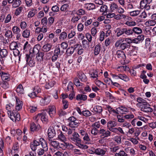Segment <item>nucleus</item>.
Instances as JSON below:
<instances>
[{"instance_id":"nucleus-52","label":"nucleus","mask_w":156,"mask_h":156,"mask_svg":"<svg viewBox=\"0 0 156 156\" xmlns=\"http://www.w3.org/2000/svg\"><path fill=\"white\" fill-rule=\"evenodd\" d=\"M110 8L111 11L113 12L118 9V6L115 2H113L111 4Z\"/></svg>"},{"instance_id":"nucleus-12","label":"nucleus","mask_w":156,"mask_h":156,"mask_svg":"<svg viewBox=\"0 0 156 156\" xmlns=\"http://www.w3.org/2000/svg\"><path fill=\"white\" fill-rule=\"evenodd\" d=\"M77 73L79 78L81 82H85L87 81V78L83 72L82 71H79L77 72Z\"/></svg>"},{"instance_id":"nucleus-60","label":"nucleus","mask_w":156,"mask_h":156,"mask_svg":"<svg viewBox=\"0 0 156 156\" xmlns=\"http://www.w3.org/2000/svg\"><path fill=\"white\" fill-rule=\"evenodd\" d=\"M115 156H128L127 154L124 151L121 150L119 153L115 154Z\"/></svg>"},{"instance_id":"nucleus-11","label":"nucleus","mask_w":156,"mask_h":156,"mask_svg":"<svg viewBox=\"0 0 156 156\" xmlns=\"http://www.w3.org/2000/svg\"><path fill=\"white\" fill-rule=\"evenodd\" d=\"M51 101V99L50 97L49 96L45 97L41 100L40 104L41 106H45L48 104Z\"/></svg>"},{"instance_id":"nucleus-36","label":"nucleus","mask_w":156,"mask_h":156,"mask_svg":"<svg viewBox=\"0 0 156 156\" xmlns=\"http://www.w3.org/2000/svg\"><path fill=\"white\" fill-rule=\"evenodd\" d=\"M0 85L4 90H6L9 87V85L6 81H2L0 82Z\"/></svg>"},{"instance_id":"nucleus-27","label":"nucleus","mask_w":156,"mask_h":156,"mask_svg":"<svg viewBox=\"0 0 156 156\" xmlns=\"http://www.w3.org/2000/svg\"><path fill=\"white\" fill-rule=\"evenodd\" d=\"M59 7L56 5L53 6L51 8V10L52 12H49V14L50 16H53L55 15L54 12H58L59 11Z\"/></svg>"},{"instance_id":"nucleus-48","label":"nucleus","mask_w":156,"mask_h":156,"mask_svg":"<svg viewBox=\"0 0 156 156\" xmlns=\"http://www.w3.org/2000/svg\"><path fill=\"white\" fill-rule=\"evenodd\" d=\"M79 124V122H78L77 121H75L71 123H69L68 125L70 127L75 128L78 126Z\"/></svg>"},{"instance_id":"nucleus-6","label":"nucleus","mask_w":156,"mask_h":156,"mask_svg":"<svg viewBox=\"0 0 156 156\" xmlns=\"http://www.w3.org/2000/svg\"><path fill=\"white\" fill-rule=\"evenodd\" d=\"M8 54V52L5 49H1L0 48V62L1 64L3 65L4 64V58L6 57Z\"/></svg>"},{"instance_id":"nucleus-32","label":"nucleus","mask_w":156,"mask_h":156,"mask_svg":"<svg viewBox=\"0 0 156 156\" xmlns=\"http://www.w3.org/2000/svg\"><path fill=\"white\" fill-rule=\"evenodd\" d=\"M137 101L138 103L136 104V105L138 107L141 106V105L144 103H146V101L145 100L140 98H137Z\"/></svg>"},{"instance_id":"nucleus-14","label":"nucleus","mask_w":156,"mask_h":156,"mask_svg":"<svg viewBox=\"0 0 156 156\" xmlns=\"http://www.w3.org/2000/svg\"><path fill=\"white\" fill-rule=\"evenodd\" d=\"M56 135L55 129L52 127H50L48 131V135L50 139L53 138Z\"/></svg>"},{"instance_id":"nucleus-4","label":"nucleus","mask_w":156,"mask_h":156,"mask_svg":"<svg viewBox=\"0 0 156 156\" xmlns=\"http://www.w3.org/2000/svg\"><path fill=\"white\" fill-rule=\"evenodd\" d=\"M47 112L48 113L49 115L51 118H53L56 115V108L54 105H50L48 106Z\"/></svg>"},{"instance_id":"nucleus-37","label":"nucleus","mask_w":156,"mask_h":156,"mask_svg":"<svg viewBox=\"0 0 156 156\" xmlns=\"http://www.w3.org/2000/svg\"><path fill=\"white\" fill-rule=\"evenodd\" d=\"M125 28H118L116 29V31L117 32L116 36L119 37L125 34Z\"/></svg>"},{"instance_id":"nucleus-57","label":"nucleus","mask_w":156,"mask_h":156,"mask_svg":"<svg viewBox=\"0 0 156 156\" xmlns=\"http://www.w3.org/2000/svg\"><path fill=\"white\" fill-rule=\"evenodd\" d=\"M73 84L72 82H70L69 83L67 89H66V91L68 92L69 91H73Z\"/></svg>"},{"instance_id":"nucleus-56","label":"nucleus","mask_w":156,"mask_h":156,"mask_svg":"<svg viewBox=\"0 0 156 156\" xmlns=\"http://www.w3.org/2000/svg\"><path fill=\"white\" fill-rule=\"evenodd\" d=\"M145 23L146 25L148 26H153L156 23V22L152 20H149L146 22Z\"/></svg>"},{"instance_id":"nucleus-61","label":"nucleus","mask_w":156,"mask_h":156,"mask_svg":"<svg viewBox=\"0 0 156 156\" xmlns=\"http://www.w3.org/2000/svg\"><path fill=\"white\" fill-rule=\"evenodd\" d=\"M91 133L94 136H96L99 133V130L96 128H94L91 130Z\"/></svg>"},{"instance_id":"nucleus-26","label":"nucleus","mask_w":156,"mask_h":156,"mask_svg":"<svg viewBox=\"0 0 156 156\" xmlns=\"http://www.w3.org/2000/svg\"><path fill=\"white\" fill-rule=\"evenodd\" d=\"M40 119L43 123H46L48 120V117L46 113L44 112L41 113Z\"/></svg>"},{"instance_id":"nucleus-41","label":"nucleus","mask_w":156,"mask_h":156,"mask_svg":"<svg viewBox=\"0 0 156 156\" xmlns=\"http://www.w3.org/2000/svg\"><path fill=\"white\" fill-rule=\"evenodd\" d=\"M67 37V33L65 31H63L60 34L59 37V39L60 41H63L66 39Z\"/></svg>"},{"instance_id":"nucleus-33","label":"nucleus","mask_w":156,"mask_h":156,"mask_svg":"<svg viewBox=\"0 0 156 156\" xmlns=\"http://www.w3.org/2000/svg\"><path fill=\"white\" fill-rule=\"evenodd\" d=\"M73 83L77 87H82L83 85V84L80 82L79 79L77 77L74 78L73 80Z\"/></svg>"},{"instance_id":"nucleus-43","label":"nucleus","mask_w":156,"mask_h":156,"mask_svg":"<svg viewBox=\"0 0 156 156\" xmlns=\"http://www.w3.org/2000/svg\"><path fill=\"white\" fill-rule=\"evenodd\" d=\"M8 74L6 73L2 72L0 75V76H1V78L3 81H8V79L9 78V77L8 76Z\"/></svg>"},{"instance_id":"nucleus-7","label":"nucleus","mask_w":156,"mask_h":156,"mask_svg":"<svg viewBox=\"0 0 156 156\" xmlns=\"http://www.w3.org/2000/svg\"><path fill=\"white\" fill-rule=\"evenodd\" d=\"M27 63L30 67H33L35 64V60L34 58H32L28 54L26 55Z\"/></svg>"},{"instance_id":"nucleus-63","label":"nucleus","mask_w":156,"mask_h":156,"mask_svg":"<svg viewBox=\"0 0 156 156\" xmlns=\"http://www.w3.org/2000/svg\"><path fill=\"white\" fill-rule=\"evenodd\" d=\"M140 11L138 10L133 11L129 12L130 15L132 16H135L139 14Z\"/></svg>"},{"instance_id":"nucleus-39","label":"nucleus","mask_w":156,"mask_h":156,"mask_svg":"<svg viewBox=\"0 0 156 156\" xmlns=\"http://www.w3.org/2000/svg\"><path fill=\"white\" fill-rule=\"evenodd\" d=\"M133 34L134 33L139 34H141L142 33V30L141 28L137 27H134L133 28Z\"/></svg>"},{"instance_id":"nucleus-22","label":"nucleus","mask_w":156,"mask_h":156,"mask_svg":"<svg viewBox=\"0 0 156 156\" xmlns=\"http://www.w3.org/2000/svg\"><path fill=\"white\" fill-rule=\"evenodd\" d=\"M115 55H116L118 58H122L124 61H125L126 58V56L124 52L121 50H118Z\"/></svg>"},{"instance_id":"nucleus-50","label":"nucleus","mask_w":156,"mask_h":156,"mask_svg":"<svg viewBox=\"0 0 156 156\" xmlns=\"http://www.w3.org/2000/svg\"><path fill=\"white\" fill-rule=\"evenodd\" d=\"M21 2L20 0H14L12 4V6L13 8H16L18 7L20 4Z\"/></svg>"},{"instance_id":"nucleus-19","label":"nucleus","mask_w":156,"mask_h":156,"mask_svg":"<svg viewBox=\"0 0 156 156\" xmlns=\"http://www.w3.org/2000/svg\"><path fill=\"white\" fill-rule=\"evenodd\" d=\"M39 145V142L35 140L31 143L30 146L33 151H35L37 148V147Z\"/></svg>"},{"instance_id":"nucleus-49","label":"nucleus","mask_w":156,"mask_h":156,"mask_svg":"<svg viewBox=\"0 0 156 156\" xmlns=\"http://www.w3.org/2000/svg\"><path fill=\"white\" fill-rule=\"evenodd\" d=\"M119 79L125 82H127L129 80V78L125 74H119Z\"/></svg>"},{"instance_id":"nucleus-10","label":"nucleus","mask_w":156,"mask_h":156,"mask_svg":"<svg viewBox=\"0 0 156 156\" xmlns=\"http://www.w3.org/2000/svg\"><path fill=\"white\" fill-rule=\"evenodd\" d=\"M99 134L101 135V136L105 138L110 136L111 135V132L109 130L101 129L99 130Z\"/></svg>"},{"instance_id":"nucleus-15","label":"nucleus","mask_w":156,"mask_h":156,"mask_svg":"<svg viewBox=\"0 0 156 156\" xmlns=\"http://www.w3.org/2000/svg\"><path fill=\"white\" fill-rule=\"evenodd\" d=\"M40 128V126L39 124H36L34 122H32L30 124V129L31 131H38Z\"/></svg>"},{"instance_id":"nucleus-25","label":"nucleus","mask_w":156,"mask_h":156,"mask_svg":"<svg viewBox=\"0 0 156 156\" xmlns=\"http://www.w3.org/2000/svg\"><path fill=\"white\" fill-rule=\"evenodd\" d=\"M144 39V36L143 35H138L137 38L133 40V42L135 43L138 44L142 41Z\"/></svg>"},{"instance_id":"nucleus-34","label":"nucleus","mask_w":156,"mask_h":156,"mask_svg":"<svg viewBox=\"0 0 156 156\" xmlns=\"http://www.w3.org/2000/svg\"><path fill=\"white\" fill-rule=\"evenodd\" d=\"M16 91L17 93L19 94H24V89L21 84H19L17 86Z\"/></svg>"},{"instance_id":"nucleus-16","label":"nucleus","mask_w":156,"mask_h":156,"mask_svg":"<svg viewBox=\"0 0 156 156\" xmlns=\"http://www.w3.org/2000/svg\"><path fill=\"white\" fill-rule=\"evenodd\" d=\"M106 149L105 148H98L96 149L94 151V153L98 155H104L106 151Z\"/></svg>"},{"instance_id":"nucleus-53","label":"nucleus","mask_w":156,"mask_h":156,"mask_svg":"<svg viewBox=\"0 0 156 156\" xmlns=\"http://www.w3.org/2000/svg\"><path fill=\"white\" fill-rule=\"evenodd\" d=\"M108 11L107 6L105 5H102L100 7V11L101 12H103L104 13H106Z\"/></svg>"},{"instance_id":"nucleus-46","label":"nucleus","mask_w":156,"mask_h":156,"mask_svg":"<svg viewBox=\"0 0 156 156\" xmlns=\"http://www.w3.org/2000/svg\"><path fill=\"white\" fill-rule=\"evenodd\" d=\"M98 71L96 70H93L92 73L90 74L91 77L94 79H96V80H98Z\"/></svg>"},{"instance_id":"nucleus-9","label":"nucleus","mask_w":156,"mask_h":156,"mask_svg":"<svg viewBox=\"0 0 156 156\" xmlns=\"http://www.w3.org/2000/svg\"><path fill=\"white\" fill-rule=\"evenodd\" d=\"M79 137L78 133L75 132L73 133L72 136H69V138L71 140L77 143H80L81 141V140Z\"/></svg>"},{"instance_id":"nucleus-54","label":"nucleus","mask_w":156,"mask_h":156,"mask_svg":"<svg viewBox=\"0 0 156 156\" xmlns=\"http://www.w3.org/2000/svg\"><path fill=\"white\" fill-rule=\"evenodd\" d=\"M107 127L108 128L109 126L110 127H114L115 126L117 125V124L116 122L113 121H109L107 123Z\"/></svg>"},{"instance_id":"nucleus-51","label":"nucleus","mask_w":156,"mask_h":156,"mask_svg":"<svg viewBox=\"0 0 156 156\" xmlns=\"http://www.w3.org/2000/svg\"><path fill=\"white\" fill-rule=\"evenodd\" d=\"M125 34L129 36L133 34V29L125 28Z\"/></svg>"},{"instance_id":"nucleus-23","label":"nucleus","mask_w":156,"mask_h":156,"mask_svg":"<svg viewBox=\"0 0 156 156\" xmlns=\"http://www.w3.org/2000/svg\"><path fill=\"white\" fill-rule=\"evenodd\" d=\"M99 6L95 5L93 3H86L84 4V7L88 10H90L94 9L96 7H98Z\"/></svg>"},{"instance_id":"nucleus-47","label":"nucleus","mask_w":156,"mask_h":156,"mask_svg":"<svg viewBox=\"0 0 156 156\" xmlns=\"http://www.w3.org/2000/svg\"><path fill=\"white\" fill-rule=\"evenodd\" d=\"M48 151V150L44 148H40L37 150V154L39 156H41L44 154V152Z\"/></svg>"},{"instance_id":"nucleus-1","label":"nucleus","mask_w":156,"mask_h":156,"mask_svg":"<svg viewBox=\"0 0 156 156\" xmlns=\"http://www.w3.org/2000/svg\"><path fill=\"white\" fill-rule=\"evenodd\" d=\"M124 39L120 38L115 43V47H119V48L122 50H124L126 49H129L130 47V44H127L126 43H123Z\"/></svg>"},{"instance_id":"nucleus-24","label":"nucleus","mask_w":156,"mask_h":156,"mask_svg":"<svg viewBox=\"0 0 156 156\" xmlns=\"http://www.w3.org/2000/svg\"><path fill=\"white\" fill-rule=\"evenodd\" d=\"M64 52L63 50H61L59 46L56 47L54 50V54L58 56L62 55Z\"/></svg>"},{"instance_id":"nucleus-5","label":"nucleus","mask_w":156,"mask_h":156,"mask_svg":"<svg viewBox=\"0 0 156 156\" xmlns=\"http://www.w3.org/2000/svg\"><path fill=\"white\" fill-rule=\"evenodd\" d=\"M140 110L146 113L151 112L153 111V109L150 107V105L146 102L139 107Z\"/></svg>"},{"instance_id":"nucleus-17","label":"nucleus","mask_w":156,"mask_h":156,"mask_svg":"<svg viewBox=\"0 0 156 156\" xmlns=\"http://www.w3.org/2000/svg\"><path fill=\"white\" fill-rule=\"evenodd\" d=\"M14 114L12 117H11V120L13 122L16 120L19 121L20 120V115L18 112L14 110Z\"/></svg>"},{"instance_id":"nucleus-62","label":"nucleus","mask_w":156,"mask_h":156,"mask_svg":"<svg viewBox=\"0 0 156 156\" xmlns=\"http://www.w3.org/2000/svg\"><path fill=\"white\" fill-rule=\"evenodd\" d=\"M106 109L108 110L109 113H111V112H112L113 113L116 114V110H115L113 109L110 106L108 105H106Z\"/></svg>"},{"instance_id":"nucleus-3","label":"nucleus","mask_w":156,"mask_h":156,"mask_svg":"<svg viewBox=\"0 0 156 156\" xmlns=\"http://www.w3.org/2000/svg\"><path fill=\"white\" fill-rule=\"evenodd\" d=\"M152 0H142L140 3V7L142 9L148 10L151 8L149 4L152 2Z\"/></svg>"},{"instance_id":"nucleus-55","label":"nucleus","mask_w":156,"mask_h":156,"mask_svg":"<svg viewBox=\"0 0 156 156\" xmlns=\"http://www.w3.org/2000/svg\"><path fill=\"white\" fill-rule=\"evenodd\" d=\"M23 9V7L22 6L18 8H17L15 10V14L16 16H18L20 14V13L22 12V10Z\"/></svg>"},{"instance_id":"nucleus-42","label":"nucleus","mask_w":156,"mask_h":156,"mask_svg":"<svg viewBox=\"0 0 156 156\" xmlns=\"http://www.w3.org/2000/svg\"><path fill=\"white\" fill-rule=\"evenodd\" d=\"M19 45L16 42H12L10 45V49L11 50H14L15 49H17L19 48Z\"/></svg>"},{"instance_id":"nucleus-20","label":"nucleus","mask_w":156,"mask_h":156,"mask_svg":"<svg viewBox=\"0 0 156 156\" xmlns=\"http://www.w3.org/2000/svg\"><path fill=\"white\" fill-rule=\"evenodd\" d=\"M16 110L19 111L22 108L23 103L19 98L16 97Z\"/></svg>"},{"instance_id":"nucleus-28","label":"nucleus","mask_w":156,"mask_h":156,"mask_svg":"<svg viewBox=\"0 0 156 156\" xmlns=\"http://www.w3.org/2000/svg\"><path fill=\"white\" fill-rule=\"evenodd\" d=\"M87 99V96L86 95L79 94L77 95L76 97V99L77 101H85Z\"/></svg>"},{"instance_id":"nucleus-18","label":"nucleus","mask_w":156,"mask_h":156,"mask_svg":"<svg viewBox=\"0 0 156 156\" xmlns=\"http://www.w3.org/2000/svg\"><path fill=\"white\" fill-rule=\"evenodd\" d=\"M39 140L40 145H41L42 148L48 150V144L46 141L43 138H40Z\"/></svg>"},{"instance_id":"nucleus-30","label":"nucleus","mask_w":156,"mask_h":156,"mask_svg":"<svg viewBox=\"0 0 156 156\" xmlns=\"http://www.w3.org/2000/svg\"><path fill=\"white\" fill-rule=\"evenodd\" d=\"M52 47V45L50 43H47L44 44L42 47L44 52H48L50 51Z\"/></svg>"},{"instance_id":"nucleus-58","label":"nucleus","mask_w":156,"mask_h":156,"mask_svg":"<svg viewBox=\"0 0 156 156\" xmlns=\"http://www.w3.org/2000/svg\"><path fill=\"white\" fill-rule=\"evenodd\" d=\"M69 6V5L67 4H63L61 6L60 10L62 12H66Z\"/></svg>"},{"instance_id":"nucleus-59","label":"nucleus","mask_w":156,"mask_h":156,"mask_svg":"<svg viewBox=\"0 0 156 156\" xmlns=\"http://www.w3.org/2000/svg\"><path fill=\"white\" fill-rule=\"evenodd\" d=\"M82 43L83 48H87L89 47V44L86 40H83L82 41Z\"/></svg>"},{"instance_id":"nucleus-40","label":"nucleus","mask_w":156,"mask_h":156,"mask_svg":"<svg viewBox=\"0 0 156 156\" xmlns=\"http://www.w3.org/2000/svg\"><path fill=\"white\" fill-rule=\"evenodd\" d=\"M49 141L51 145L54 148L57 149L58 147L59 143L56 141H53L50 139H49Z\"/></svg>"},{"instance_id":"nucleus-21","label":"nucleus","mask_w":156,"mask_h":156,"mask_svg":"<svg viewBox=\"0 0 156 156\" xmlns=\"http://www.w3.org/2000/svg\"><path fill=\"white\" fill-rule=\"evenodd\" d=\"M115 18L117 20H119L121 19H126L129 20L131 19V18L130 17L122 14L116 15L115 16Z\"/></svg>"},{"instance_id":"nucleus-13","label":"nucleus","mask_w":156,"mask_h":156,"mask_svg":"<svg viewBox=\"0 0 156 156\" xmlns=\"http://www.w3.org/2000/svg\"><path fill=\"white\" fill-rule=\"evenodd\" d=\"M128 110L127 108L122 106H121L120 107L116 108V114H119L120 113L121 114H125V113L127 112Z\"/></svg>"},{"instance_id":"nucleus-45","label":"nucleus","mask_w":156,"mask_h":156,"mask_svg":"<svg viewBox=\"0 0 156 156\" xmlns=\"http://www.w3.org/2000/svg\"><path fill=\"white\" fill-rule=\"evenodd\" d=\"M58 138L59 140L63 142H65L66 140V137L62 132H61L58 135Z\"/></svg>"},{"instance_id":"nucleus-64","label":"nucleus","mask_w":156,"mask_h":156,"mask_svg":"<svg viewBox=\"0 0 156 156\" xmlns=\"http://www.w3.org/2000/svg\"><path fill=\"white\" fill-rule=\"evenodd\" d=\"M76 35L75 31L73 30H71L68 35V38L71 39L73 38Z\"/></svg>"},{"instance_id":"nucleus-29","label":"nucleus","mask_w":156,"mask_h":156,"mask_svg":"<svg viewBox=\"0 0 156 156\" xmlns=\"http://www.w3.org/2000/svg\"><path fill=\"white\" fill-rule=\"evenodd\" d=\"M133 48L128 52V54L130 56H135L136 55L137 51L138 50V48L136 46H132Z\"/></svg>"},{"instance_id":"nucleus-8","label":"nucleus","mask_w":156,"mask_h":156,"mask_svg":"<svg viewBox=\"0 0 156 156\" xmlns=\"http://www.w3.org/2000/svg\"><path fill=\"white\" fill-rule=\"evenodd\" d=\"M12 30L13 34L16 35V37L17 40H19L20 39L21 34L20 28L17 26H14L12 29Z\"/></svg>"},{"instance_id":"nucleus-38","label":"nucleus","mask_w":156,"mask_h":156,"mask_svg":"<svg viewBox=\"0 0 156 156\" xmlns=\"http://www.w3.org/2000/svg\"><path fill=\"white\" fill-rule=\"evenodd\" d=\"M94 110L99 114H102L103 111L102 107L101 106H96L93 108Z\"/></svg>"},{"instance_id":"nucleus-2","label":"nucleus","mask_w":156,"mask_h":156,"mask_svg":"<svg viewBox=\"0 0 156 156\" xmlns=\"http://www.w3.org/2000/svg\"><path fill=\"white\" fill-rule=\"evenodd\" d=\"M40 45H36L34 46L33 49V51L34 53L35 51H36V50L37 51V54L36 59L38 61H41L43 59V57L44 55V53L43 52H39V49H40Z\"/></svg>"},{"instance_id":"nucleus-44","label":"nucleus","mask_w":156,"mask_h":156,"mask_svg":"<svg viewBox=\"0 0 156 156\" xmlns=\"http://www.w3.org/2000/svg\"><path fill=\"white\" fill-rule=\"evenodd\" d=\"M13 34L12 32L10 30H7L5 32V36L7 37L8 39H11L13 37Z\"/></svg>"},{"instance_id":"nucleus-31","label":"nucleus","mask_w":156,"mask_h":156,"mask_svg":"<svg viewBox=\"0 0 156 156\" xmlns=\"http://www.w3.org/2000/svg\"><path fill=\"white\" fill-rule=\"evenodd\" d=\"M101 45L98 43L96 45L94 50V54L95 55H97L99 54L101 50Z\"/></svg>"},{"instance_id":"nucleus-35","label":"nucleus","mask_w":156,"mask_h":156,"mask_svg":"<svg viewBox=\"0 0 156 156\" xmlns=\"http://www.w3.org/2000/svg\"><path fill=\"white\" fill-rule=\"evenodd\" d=\"M30 30L28 29H26L23 30L22 33L23 37L26 38H29L30 36Z\"/></svg>"}]
</instances>
